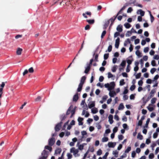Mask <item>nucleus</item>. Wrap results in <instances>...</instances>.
I'll list each match as a JSON object with an SVG mask.
<instances>
[{
  "label": "nucleus",
  "instance_id": "1",
  "mask_svg": "<svg viewBox=\"0 0 159 159\" xmlns=\"http://www.w3.org/2000/svg\"><path fill=\"white\" fill-rule=\"evenodd\" d=\"M48 152L44 150L41 153L42 156L39 159H47L48 157Z\"/></svg>",
  "mask_w": 159,
  "mask_h": 159
},
{
  "label": "nucleus",
  "instance_id": "2",
  "mask_svg": "<svg viewBox=\"0 0 159 159\" xmlns=\"http://www.w3.org/2000/svg\"><path fill=\"white\" fill-rule=\"evenodd\" d=\"M5 85V82H2V84H1L0 86L1 88H0V104H2L1 103V98L2 97V95L3 93V88L4 87Z\"/></svg>",
  "mask_w": 159,
  "mask_h": 159
},
{
  "label": "nucleus",
  "instance_id": "3",
  "mask_svg": "<svg viewBox=\"0 0 159 159\" xmlns=\"http://www.w3.org/2000/svg\"><path fill=\"white\" fill-rule=\"evenodd\" d=\"M55 139L53 137H52L48 141V145L50 146H53L55 143Z\"/></svg>",
  "mask_w": 159,
  "mask_h": 159
},
{
  "label": "nucleus",
  "instance_id": "4",
  "mask_svg": "<svg viewBox=\"0 0 159 159\" xmlns=\"http://www.w3.org/2000/svg\"><path fill=\"white\" fill-rule=\"evenodd\" d=\"M62 122H60L59 123H58L55 127V129L56 131H58L60 129V128L61 126Z\"/></svg>",
  "mask_w": 159,
  "mask_h": 159
},
{
  "label": "nucleus",
  "instance_id": "5",
  "mask_svg": "<svg viewBox=\"0 0 159 159\" xmlns=\"http://www.w3.org/2000/svg\"><path fill=\"white\" fill-rule=\"evenodd\" d=\"M132 33H136L137 32L133 28H132L131 30V31H127V32L126 34V36H130L131 35V34Z\"/></svg>",
  "mask_w": 159,
  "mask_h": 159
},
{
  "label": "nucleus",
  "instance_id": "6",
  "mask_svg": "<svg viewBox=\"0 0 159 159\" xmlns=\"http://www.w3.org/2000/svg\"><path fill=\"white\" fill-rule=\"evenodd\" d=\"M70 152L71 153L73 152L74 155L75 156V155L79 152V150L78 149H75V148L73 147L70 149Z\"/></svg>",
  "mask_w": 159,
  "mask_h": 159
},
{
  "label": "nucleus",
  "instance_id": "7",
  "mask_svg": "<svg viewBox=\"0 0 159 159\" xmlns=\"http://www.w3.org/2000/svg\"><path fill=\"white\" fill-rule=\"evenodd\" d=\"M115 83L114 82H112L110 83L109 84L110 88H109V90L110 91L112 89H113L115 86Z\"/></svg>",
  "mask_w": 159,
  "mask_h": 159
},
{
  "label": "nucleus",
  "instance_id": "8",
  "mask_svg": "<svg viewBox=\"0 0 159 159\" xmlns=\"http://www.w3.org/2000/svg\"><path fill=\"white\" fill-rule=\"evenodd\" d=\"M120 44V38L118 37L116 40V43L115 44V48H118L119 47Z\"/></svg>",
  "mask_w": 159,
  "mask_h": 159
},
{
  "label": "nucleus",
  "instance_id": "9",
  "mask_svg": "<svg viewBox=\"0 0 159 159\" xmlns=\"http://www.w3.org/2000/svg\"><path fill=\"white\" fill-rule=\"evenodd\" d=\"M88 106L89 108H91L94 107L95 106V102L92 101L90 102V103L88 104Z\"/></svg>",
  "mask_w": 159,
  "mask_h": 159
},
{
  "label": "nucleus",
  "instance_id": "10",
  "mask_svg": "<svg viewBox=\"0 0 159 159\" xmlns=\"http://www.w3.org/2000/svg\"><path fill=\"white\" fill-rule=\"evenodd\" d=\"M86 77L85 76H82L81 78L80 83V84L83 85L86 80Z\"/></svg>",
  "mask_w": 159,
  "mask_h": 159
},
{
  "label": "nucleus",
  "instance_id": "11",
  "mask_svg": "<svg viewBox=\"0 0 159 159\" xmlns=\"http://www.w3.org/2000/svg\"><path fill=\"white\" fill-rule=\"evenodd\" d=\"M86 15H89V16H91V13L90 12L87 11L85 13H83L82 14L83 16L85 18H87V16Z\"/></svg>",
  "mask_w": 159,
  "mask_h": 159
},
{
  "label": "nucleus",
  "instance_id": "12",
  "mask_svg": "<svg viewBox=\"0 0 159 159\" xmlns=\"http://www.w3.org/2000/svg\"><path fill=\"white\" fill-rule=\"evenodd\" d=\"M113 116L112 115H110L108 116L109 121L111 124L113 122Z\"/></svg>",
  "mask_w": 159,
  "mask_h": 159
},
{
  "label": "nucleus",
  "instance_id": "13",
  "mask_svg": "<svg viewBox=\"0 0 159 159\" xmlns=\"http://www.w3.org/2000/svg\"><path fill=\"white\" fill-rule=\"evenodd\" d=\"M84 120V119L83 118L79 117L78 119V121L79 122V125H83V123L82 121Z\"/></svg>",
  "mask_w": 159,
  "mask_h": 159
},
{
  "label": "nucleus",
  "instance_id": "14",
  "mask_svg": "<svg viewBox=\"0 0 159 159\" xmlns=\"http://www.w3.org/2000/svg\"><path fill=\"white\" fill-rule=\"evenodd\" d=\"M78 99L79 97L78 94L77 93H76L74 96L73 98V101L74 102H76L78 100Z\"/></svg>",
  "mask_w": 159,
  "mask_h": 159
},
{
  "label": "nucleus",
  "instance_id": "15",
  "mask_svg": "<svg viewBox=\"0 0 159 159\" xmlns=\"http://www.w3.org/2000/svg\"><path fill=\"white\" fill-rule=\"evenodd\" d=\"M73 105H71L70 106L66 112V115H69L70 113L71 112V109L73 108Z\"/></svg>",
  "mask_w": 159,
  "mask_h": 159
},
{
  "label": "nucleus",
  "instance_id": "16",
  "mask_svg": "<svg viewBox=\"0 0 159 159\" xmlns=\"http://www.w3.org/2000/svg\"><path fill=\"white\" fill-rule=\"evenodd\" d=\"M114 18H113V17H111L109 20H109V21H110L111 22V23L110 25V26H111L112 25V24H113V23L114 22L115 20L117 17H116V16H114Z\"/></svg>",
  "mask_w": 159,
  "mask_h": 159
},
{
  "label": "nucleus",
  "instance_id": "17",
  "mask_svg": "<svg viewBox=\"0 0 159 159\" xmlns=\"http://www.w3.org/2000/svg\"><path fill=\"white\" fill-rule=\"evenodd\" d=\"M137 13L138 14H140L141 16H143L144 15L145 12L143 11L142 10L139 9Z\"/></svg>",
  "mask_w": 159,
  "mask_h": 159
},
{
  "label": "nucleus",
  "instance_id": "18",
  "mask_svg": "<svg viewBox=\"0 0 159 159\" xmlns=\"http://www.w3.org/2000/svg\"><path fill=\"white\" fill-rule=\"evenodd\" d=\"M116 30L119 32H121L123 30L122 25H119L116 28Z\"/></svg>",
  "mask_w": 159,
  "mask_h": 159
},
{
  "label": "nucleus",
  "instance_id": "19",
  "mask_svg": "<svg viewBox=\"0 0 159 159\" xmlns=\"http://www.w3.org/2000/svg\"><path fill=\"white\" fill-rule=\"evenodd\" d=\"M86 21L89 24L91 25L93 24L95 22V20L94 19H87Z\"/></svg>",
  "mask_w": 159,
  "mask_h": 159
},
{
  "label": "nucleus",
  "instance_id": "20",
  "mask_svg": "<svg viewBox=\"0 0 159 159\" xmlns=\"http://www.w3.org/2000/svg\"><path fill=\"white\" fill-rule=\"evenodd\" d=\"M91 67L89 66H87L85 68L84 72L86 74L88 73L89 71L90 70Z\"/></svg>",
  "mask_w": 159,
  "mask_h": 159
},
{
  "label": "nucleus",
  "instance_id": "21",
  "mask_svg": "<svg viewBox=\"0 0 159 159\" xmlns=\"http://www.w3.org/2000/svg\"><path fill=\"white\" fill-rule=\"evenodd\" d=\"M115 145V144L112 142H109L108 144V145L109 148H114Z\"/></svg>",
  "mask_w": 159,
  "mask_h": 159
},
{
  "label": "nucleus",
  "instance_id": "22",
  "mask_svg": "<svg viewBox=\"0 0 159 159\" xmlns=\"http://www.w3.org/2000/svg\"><path fill=\"white\" fill-rule=\"evenodd\" d=\"M22 51V48H18L16 52L17 54L18 55H21Z\"/></svg>",
  "mask_w": 159,
  "mask_h": 159
},
{
  "label": "nucleus",
  "instance_id": "23",
  "mask_svg": "<svg viewBox=\"0 0 159 159\" xmlns=\"http://www.w3.org/2000/svg\"><path fill=\"white\" fill-rule=\"evenodd\" d=\"M83 85L79 84L78 87L77 89V91L78 92H80L81 91L82 89V87Z\"/></svg>",
  "mask_w": 159,
  "mask_h": 159
},
{
  "label": "nucleus",
  "instance_id": "24",
  "mask_svg": "<svg viewBox=\"0 0 159 159\" xmlns=\"http://www.w3.org/2000/svg\"><path fill=\"white\" fill-rule=\"evenodd\" d=\"M109 23V20H108L107 21H106L104 25V29H106V28L108 26Z\"/></svg>",
  "mask_w": 159,
  "mask_h": 159
},
{
  "label": "nucleus",
  "instance_id": "25",
  "mask_svg": "<svg viewBox=\"0 0 159 159\" xmlns=\"http://www.w3.org/2000/svg\"><path fill=\"white\" fill-rule=\"evenodd\" d=\"M76 108V107H75L73 109L72 111H71V115L70 116V117L71 118L75 114V109Z\"/></svg>",
  "mask_w": 159,
  "mask_h": 159
},
{
  "label": "nucleus",
  "instance_id": "26",
  "mask_svg": "<svg viewBox=\"0 0 159 159\" xmlns=\"http://www.w3.org/2000/svg\"><path fill=\"white\" fill-rule=\"evenodd\" d=\"M110 96L111 97H114L115 95L116 94V93L115 91H112L110 92L109 93Z\"/></svg>",
  "mask_w": 159,
  "mask_h": 159
},
{
  "label": "nucleus",
  "instance_id": "27",
  "mask_svg": "<svg viewBox=\"0 0 159 159\" xmlns=\"http://www.w3.org/2000/svg\"><path fill=\"white\" fill-rule=\"evenodd\" d=\"M49 145H47L45 147V149L48 150L50 152H51L52 151V148Z\"/></svg>",
  "mask_w": 159,
  "mask_h": 159
},
{
  "label": "nucleus",
  "instance_id": "28",
  "mask_svg": "<svg viewBox=\"0 0 159 159\" xmlns=\"http://www.w3.org/2000/svg\"><path fill=\"white\" fill-rule=\"evenodd\" d=\"M124 25L125 27L127 29H129L130 28L131 26V25L128 23H125Z\"/></svg>",
  "mask_w": 159,
  "mask_h": 159
},
{
  "label": "nucleus",
  "instance_id": "29",
  "mask_svg": "<svg viewBox=\"0 0 159 159\" xmlns=\"http://www.w3.org/2000/svg\"><path fill=\"white\" fill-rule=\"evenodd\" d=\"M93 114H95L98 112L97 108H94L91 110Z\"/></svg>",
  "mask_w": 159,
  "mask_h": 159
},
{
  "label": "nucleus",
  "instance_id": "30",
  "mask_svg": "<svg viewBox=\"0 0 159 159\" xmlns=\"http://www.w3.org/2000/svg\"><path fill=\"white\" fill-rule=\"evenodd\" d=\"M150 119L149 118H148L147 119V120L146 122L145 125L144 126V128H145V127L147 128L148 127V125L150 121Z\"/></svg>",
  "mask_w": 159,
  "mask_h": 159
},
{
  "label": "nucleus",
  "instance_id": "31",
  "mask_svg": "<svg viewBox=\"0 0 159 159\" xmlns=\"http://www.w3.org/2000/svg\"><path fill=\"white\" fill-rule=\"evenodd\" d=\"M136 54L138 57H141L142 56L141 55V53L140 52V51L137 50L135 52Z\"/></svg>",
  "mask_w": 159,
  "mask_h": 159
},
{
  "label": "nucleus",
  "instance_id": "32",
  "mask_svg": "<svg viewBox=\"0 0 159 159\" xmlns=\"http://www.w3.org/2000/svg\"><path fill=\"white\" fill-rule=\"evenodd\" d=\"M61 151V150L60 148H58L56 149L55 151V153L57 154H60Z\"/></svg>",
  "mask_w": 159,
  "mask_h": 159
},
{
  "label": "nucleus",
  "instance_id": "33",
  "mask_svg": "<svg viewBox=\"0 0 159 159\" xmlns=\"http://www.w3.org/2000/svg\"><path fill=\"white\" fill-rule=\"evenodd\" d=\"M125 84L124 79L121 80L120 82V85L121 86Z\"/></svg>",
  "mask_w": 159,
  "mask_h": 159
},
{
  "label": "nucleus",
  "instance_id": "34",
  "mask_svg": "<svg viewBox=\"0 0 159 159\" xmlns=\"http://www.w3.org/2000/svg\"><path fill=\"white\" fill-rule=\"evenodd\" d=\"M133 58L131 60L128 59L127 60V62L128 63V65L130 66V65L132 63V62L133 61Z\"/></svg>",
  "mask_w": 159,
  "mask_h": 159
},
{
  "label": "nucleus",
  "instance_id": "35",
  "mask_svg": "<svg viewBox=\"0 0 159 159\" xmlns=\"http://www.w3.org/2000/svg\"><path fill=\"white\" fill-rule=\"evenodd\" d=\"M124 108V107L122 103H120L118 107V109L120 110L121 109H123Z\"/></svg>",
  "mask_w": 159,
  "mask_h": 159
},
{
  "label": "nucleus",
  "instance_id": "36",
  "mask_svg": "<svg viewBox=\"0 0 159 159\" xmlns=\"http://www.w3.org/2000/svg\"><path fill=\"white\" fill-rule=\"evenodd\" d=\"M149 13H150V17H151V22H152L154 20V17L151 14V11H149Z\"/></svg>",
  "mask_w": 159,
  "mask_h": 159
},
{
  "label": "nucleus",
  "instance_id": "37",
  "mask_svg": "<svg viewBox=\"0 0 159 159\" xmlns=\"http://www.w3.org/2000/svg\"><path fill=\"white\" fill-rule=\"evenodd\" d=\"M131 150V147H128L125 151V153H128Z\"/></svg>",
  "mask_w": 159,
  "mask_h": 159
},
{
  "label": "nucleus",
  "instance_id": "38",
  "mask_svg": "<svg viewBox=\"0 0 159 159\" xmlns=\"http://www.w3.org/2000/svg\"><path fill=\"white\" fill-rule=\"evenodd\" d=\"M126 64V62L125 61H123L120 64V66H121L125 67Z\"/></svg>",
  "mask_w": 159,
  "mask_h": 159
},
{
  "label": "nucleus",
  "instance_id": "39",
  "mask_svg": "<svg viewBox=\"0 0 159 159\" xmlns=\"http://www.w3.org/2000/svg\"><path fill=\"white\" fill-rule=\"evenodd\" d=\"M109 53H106L104 55V59L105 60H107L108 59L109 57Z\"/></svg>",
  "mask_w": 159,
  "mask_h": 159
},
{
  "label": "nucleus",
  "instance_id": "40",
  "mask_svg": "<svg viewBox=\"0 0 159 159\" xmlns=\"http://www.w3.org/2000/svg\"><path fill=\"white\" fill-rule=\"evenodd\" d=\"M108 139L107 137H104L102 138V142H106L108 141Z\"/></svg>",
  "mask_w": 159,
  "mask_h": 159
},
{
  "label": "nucleus",
  "instance_id": "41",
  "mask_svg": "<svg viewBox=\"0 0 159 159\" xmlns=\"http://www.w3.org/2000/svg\"><path fill=\"white\" fill-rule=\"evenodd\" d=\"M118 152L116 150L113 152V154L115 155V157H118Z\"/></svg>",
  "mask_w": 159,
  "mask_h": 159
},
{
  "label": "nucleus",
  "instance_id": "42",
  "mask_svg": "<svg viewBox=\"0 0 159 159\" xmlns=\"http://www.w3.org/2000/svg\"><path fill=\"white\" fill-rule=\"evenodd\" d=\"M116 67L117 66L116 65H115L112 68L111 70L113 72H114L116 71Z\"/></svg>",
  "mask_w": 159,
  "mask_h": 159
},
{
  "label": "nucleus",
  "instance_id": "43",
  "mask_svg": "<svg viewBox=\"0 0 159 159\" xmlns=\"http://www.w3.org/2000/svg\"><path fill=\"white\" fill-rule=\"evenodd\" d=\"M41 100V97L40 96H38L37 98H36L35 100V102H38L40 101Z\"/></svg>",
  "mask_w": 159,
  "mask_h": 159
},
{
  "label": "nucleus",
  "instance_id": "44",
  "mask_svg": "<svg viewBox=\"0 0 159 159\" xmlns=\"http://www.w3.org/2000/svg\"><path fill=\"white\" fill-rule=\"evenodd\" d=\"M143 136L141 135L140 133H138L137 135V138L139 139L140 140L143 139Z\"/></svg>",
  "mask_w": 159,
  "mask_h": 159
},
{
  "label": "nucleus",
  "instance_id": "45",
  "mask_svg": "<svg viewBox=\"0 0 159 159\" xmlns=\"http://www.w3.org/2000/svg\"><path fill=\"white\" fill-rule=\"evenodd\" d=\"M106 33V30H104L102 32V34L101 35V38L102 39L103 38V37L105 35Z\"/></svg>",
  "mask_w": 159,
  "mask_h": 159
},
{
  "label": "nucleus",
  "instance_id": "46",
  "mask_svg": "<svg viewBox=\"0 0 159 159\" xmlns=\"http://www.w3.org/2000/svg\"><path fill=\"white\" fill-rule=\"evenodd\" d=\"M93 61V59H92L90 60L89 63L88 64H87V66H89L91 67L92 65V63Z\"/></svg>",
  "mask_w": 159,
  "mask_h": 159
},
{
  "label": "nucleus",
  "instance_id": "47",
  "mask_svg": "<svg viewBox=\"0 0 159 159\" xmlns=\"http://www.w3.org/2000/svg\"><path fill=\"white\" fill-rule=\"evenodd\" d=\"M67 156L68 159H70L72 157V155L71 153H68L67 154Z\"/></svg>",
  "mask_w": 159,
  "mask_h": 159
},
{
  "label": "nucleus",
  "instance_id": "48",
  "mask_svg": "<svg viewBox=\"0 0 159 159\" xmlns=\"http://www.w3.org/2000/svg\"><path fill=\"white\" fill-rule=\"evenodd\" d=\"M120 35V32H115L114 34V37L116 38L117 36Z\"/></svg>",
  "mask_w": 159,
  "mask_h": 159
},
{
  "label": "nucleus",
  "instance_id": "49",
  "mask_svg": "<svg viewBox=\"0 0 159 159\" xmlns=\"http://www.w3.org/2000/svg\"><path fill=\"white\" fill-rule=\"evenodd\" d=\"M157 100V98H152L151 100V102L152 104H154Z\"/></svg>",
  "mask_w": 159,
  "mask_h": 159
},
{
  "label": "nucleus",
  "instance_id": "50",
  "mask_svg": "<svg viewBox=\"0 0 159 159\" xmlns=\"http://www.w3.org/2000/svg\"><path fill=\"white\" fill-rule=\"evenodd\" d=\"M109 154V153L108 152H106L105 155L103 157L102 159H107V156H108Z\"/></svg>",
  "mask_w": 159,
  "mask_h": 159
},
{
  "label": "nucleus",
  "instance_id": "51",
  "mask_svg": "<svg viewBox=\"0 0 159 159\" xmlns=\"http://www.w3.org/2000/svg\"><path fill=\"white\" fill-rule=\"evenodd\" d=\"M135 86L134 85H133L131 86L130 89L131 91H133L135 88Z\"/></svg>",
  "mask_w": 159,
  "mask_h": 159
},
{
  "label": "nucleus",
  "instance_id": "52",
  "mask_svg": "<svg viewBox=\"0 0 159 159\" xmlns=\"http://www.w3.org/2000/svg\"><path fill=\"white\" fill-rule=\"evenodd\" d=\"M154 154L153 153H150L149 156V157L150 159H152L154 158Z\"/></svg>",
  "mask_w": 159,
  "mask_h": 159
},
{
  "label": "nucleus",
  "instance_id": "53",
  "mask_svg": "<svg viewBox=\"0 0 159 159\" xmlns=\"http://www.w3.org/2000/svg\"><path fill=\"white\" fill-rule=\"evenodd\" d=\"M102 153V151L101 149H99L98 150L97 152V154L99 156L101 155Z\"/></svg>",
  "mask_w": 159,
  "mask_h": 159
},
{
  "label": "nucleus",
  "instance_id": "54",
  "mask_svg": "<svg viewBox=\"0 0 159 159\" xmlns=\"http://www.w3.org/2000/svg\"><path fill=\"white\" fill-rule=\"evenodd\" d=\"M112 49V45H110L108 48L107 51L108 52H110L111 51Z\"/></svg>",
  "mask_w": 159,
  "mask_h": 159
},
{
  "label": "nucleus",
  "instance_id": "55",
  "mask_svg": "<svg viewBox=\"0 0 159 159\" xmlns=\"http://www.w3.org/2000/svg\"><path fill=\"white\" fill-rule=\"evenodd\" d=\"M141 73H139L137 74V75H136V79H138L141 76Z\"/></svg>",
  "mask_w": 159,
  "mask_h": 159
},
{
  "label": "nucleus",
  "instance_id": "56",
  "mask_svg": "<svg viewBox=\"0 0 159 159\" xmlns=\"http://www.w3.org/2000/svg\"><path fill=\"white\" fill-rule=\"evenodd\" d=\"M156 70V69L155 68H153L151 69L150 72L151 74H153Z\"/></svg>",
  "mask_w": 159,
  "mask_h": 159
},
{
  "label": "nucleus",
  "instance_id": "57",
  "mask_svg": "<svg viewBox=\"0 0 159 159\" xmlns=\"http://www.w3.org/2000/svg\"><path fill=\"white\" fill-rule=\"evenodd\" d=\"M133 10L132 8L131 7H129L127 11V13H130Z\"/></svg>",
  "mask_w": 159,
  "mask_h": 159
},
{
  "label": "nucleus",
  "instance_id": "58",
  "mask_svg": "<svg viewBox=\"0 0 159 159\" xmlns=\"http://www.w3.org/2000/svg\"><path fill=\"white\" fill-rule=\"evenodd\" d=\"M29 72L30 73H32L34 72V70L33 68L31 67L28 70Z\"/></svg>",
  "mask_w": 159,
  "mask_h": 159
},
{
  "label": "nucleus",
  "instance_id": "59",
  "mask_svg": "<svg viewBox=\"0 0 159 159\" xmlns=\"http://www.w3.org/2000/svg\"><path fill=\"white\" fill-rule=\"evenodd\" d=\"M147 108L148 110L150 111H152L154 110L153 108L152 107H149L148 106L147 107Z\"/></svg>",
  "mask_w": 159,
  "mask_h": 159
},
{
  "label": "nucleus",
  "instance_id": "60",
  "mask_svg": "<svg viewBox=\"0 0 159 159\" xmlns=\"http://www.w3.org/2000/svg\"><path fill=\"white\" fill-rule=\"evenodd\" d=\"M143 83V81L142 80H141L138 81V84L139 85L141 86L142 85Z\"/></svg>",
  "mask_w": 159,
  "mask_h": 159
},
{
  "label": "nucleus",
  "instance_id": "61",
  "mask_svg": "<svg viewBox=\"0 0 159 159\" xmlns=\"http://www.w3.org/2000/svg\"><path fill=\"white\" fill-rule=\"evenodd\" d=\"M136 2V0H130L129 3L130 5L134 4Z\"/></svg>",
  "mask_w": 159,
  "mask_h": 159
},
{
  "label": "nucleus",
  "instance_id": "62",
  "mask_svg": "<svg viewBox=\"0 0 159 159\" xmlns=\"http://www.w3.org/2000/svg\"><path fill=\"white\" fill-rule=\"evenodd\" d=\"M151 64L152 66H156V61L155 60H152L151 62Z\"/></svg>",
  "mask_w": 159,
  "mask_h": 159
},
{
  "label": "nucleus",
  "instance_id": "63",
  "mask_svg": "<svg viewBox=\"0 0 159 159\" xmlns=\"http://www.w3.org/2000/svg\"><path fill=\"white\" fill-rule=\"evenodd\" d=\"M118 130V128L117 127H114L113 129V133H116Z\"/></svg>",
  "mask_w": 159,
  "mask_h": 159
},
{
  "label": "nucleus",
  "instance_id": "64",
  "mask_svg": "<svg viewBox=\"0 0 159 159\" xmlns=\"http://www.w3.org/2000/svg\"><path fill=\"white\" fill-rule=\"evenodd\" d=\"M118 139L120 140H122L123 139V136L122 135H119L118 136Z\"/></svg>",
  "mask_w": 159,
  "mask_h": 159
}]
</instances>
